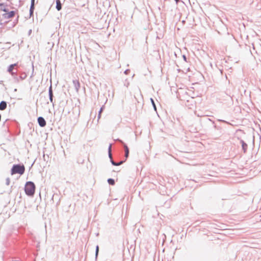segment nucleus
Here are the masks:
<instances>
[{
  "instance_id": "b1692460",
  "label": "nucleus",
  "mask_w": 261,
  "mask_h": 261,
  "mask_svg": "<svg viewBox=\"0 0 261 261\" xmlns=\"http://www.w3.org/2000/svg\"><path fill=\"white\" fill-rule=\"evenodd\" d=\"M218 121H222V122H226V121L225 120H222L219 119Z\"/></svg>"
},
{
  "instance_id": "f257e3e1",
  "label": "nucleus",
  "mask_w": 261,
  "mask_h": 261,
  "mask_svg": "<svg viewBox=\"0 0 261 261\" xmlns=\"http://www.w3.org/2000/svg\"><path fill=\"white\" fill-rule=\"evenodd\" d=\"M36 187L34 183L29 181L25 183L24 187V191L25 194L29 196H33L35 192Z\"/></svg>"
},
{
  "instance_id": "aec40b11",
  "label": "nucleus",
  "mask_w": 261,
  "mask_h": 261,
  "mask_svg": "<svg viewBox=\"0 0 261 261\" xmlns=\"http://www.w3.org/2000/svg\"><path fill=\"white\" fill-rule=\"evenodd\" d=\"M31 6L35 7V0H31Z\"/></svg>"
},
{
  "instance_id": "4468645a",
  "label": "nucleus",
  "mask_w": 261,
  "mask_h": 261,
  "mask_svg": "<svg viewBox=\"0 0 261 261\" xmlns=\"http://www.w3.org/2000/svg\"><path fill=\"white\" fill-rule=\"evenodd\" d=\"M104 108H105V106H103L102 107H101V108L100 109V110L98 112V117H97L98 120L100 118L101 114L102 112L103 111Z\"/></svg>"
},
{
  "instance_id": "9b49d317",
  "label": "nucleus",
  "mask_w": 261,
  "mask_h": 261,
  "mask_svg": "<svg viewBox=\"0 0 261 261\" xmlns=\"http://www.w3.org/2000/svg\"><path fill=\"white\" fill-rule=\"evenodd\" d=\"M56 9L58 11H60L62 9V4L61 3L60 0H56Z\"/></svg>"
},
{
  "instance_id": "20e7f679",
  "label": "nucleus",
  "mask_w": 261,
  "mask_h": 261,
  "mask_svg": "<svg viewBox=\"0 0 261 261\" xmlns=\"http://www.w3.org/2000/svg\"><path fill=\"white\" fill-rule=\"evenodd\" d=\"M15 14V11H11L10 12L4 13L3 16L5 19H9L14 16Z\"/></svg>"
},
{
  "instance_id": "1a4fd4ad",
  "label": "nucleus",
  "mask_w": 261,
  "mask_h": 261,
  "mask_svg": "<svg viewBox=\"0 0 261 261\" xmlns=\"http://www.w3.org/2000/svg\"><path fill=\"white\" fill-rule=\"evenodd\" d=\"M7 102L5 101H2L0 102V110L3 111L7 108Z\"/></svg>"
},
{
  "instance_id": "0eeeda50",
  "label": "nucleus",
  "mask_w": 261,
  "mask_h": 261,
  "mask_svg": "<svg viewBox=\"0 0 261 261\" xmlns=\"http://www.w3.org/2000/svg\"><path fill=\"white\" fill-rule=\"evenodd\" d=\"M111 148H112V144H110L109 145V148H108V154H109V157L110 159V162L111 163V164L114 166V165L115 164V162L113 161V158H112V152H111Z\"/></svg>"
},
{
  "instance_id": "a878e982",
  "label": "nucleus",
  "mask_w": 261,
  "mask_h": 261,
  "mask_svg": "<svg viewBox=\"0 0 261 261\" xmlns=\"http://www.w3.org/2000/svg\"><path fill=\"white\" fill-rule=\"evenodd\" d=\"M175 1L177 3L179 2V0H175Z\"/></svg>"
},
{
  "instance_id": "f8f14e48",
  "label": "nucleus",
  "mask_w": 261,
  "mask_h": 261,
  "mask_svg": "<svg viewBox=\"0 0 261 261\" xmlns=\"http://www.w3.org/2000/svg\"><path fill=\"white\" fill-rule=\"evenodd\" d=\"M16 65V64H11L8 67V71L10 73H11L12 75H13V74L14 73V72H12V71H13V69H14V67Z\"/></svg>"
},
{
  "instance_id": "dca6fc26",
  "label": "nucleus",
  "mask_w": 261,
  "mask_h": 261,
  "mask_svg": "<svg viewBox=\"0 0 261 261\" xmlns=\"http://www.w3.org/2000/svg\"><path fill=\"white\" fill-rule=\"evenodd\" d=\"M150 100H151V103L153 107L154 110L155 111H156V106H155V102H154L153 99L152 98H151Z\"/></svg>"
},
{
  "instance_id": "2eb2a0df",
  "label": "nucleus",
  "mask_w": 261,
  "mask_h": 261,
  "mask_svg": "<svg viewBox=\"0 0 261 261\" xmlns=\"http://www.w3.org/2000/svg\"><path fill=\"white\" fill-rule=\"evenodd\" d=\"M108 182L110 185H114L115 184V180L113 178H109L108 179Z\"/></svg>"
},
{
  "instance_id": "5701e85b",
  "label": "nucleus",
  "mask_w": 261,
  "mask_h": 261,
  "mask_svg": "<svg viewBox=\"0 0 261 261\" xmlns=\"http://www.w3.org/2000/svg\"><path fill=\"white\" fill-rule=\"evenodd\" d=\"M3 11H4V12H6V13H7V12H8V9H6V8L4 9H3Z\"/></svg>"
},
{
  "instance_id": "412c9836",
  "label": "nucleus",
  "mask_w": 261,
  "mask_h": 261,
  "mask_svg": "<svg viewBox=\"0 0 261 261\" xmlns=\"http://www.w3.org/2000/svg\"><path fill=\"white\" fill-rule=\"evenodd\" d=\"M130 70L129 69H126L124 71V73L125 74H127L129 72Z\"/></svg>"
},
{
  "instance_id": "f3484780",
  "label": "nucleus",
  "mask_w": 261,
  "mask_h": 261,
  "mask_svg": "<svg viewBox=\"0 0 261 261\" xmlns=\"http://www.w3.org/2000/svg\"><path fill=\"white\" fill-rule=\"evenodd\" d=\"M126 161V159H125V160H123V161H121L119 162H115V164L114 165V166H120L121 165H122L123 163H124Z\"/></svg>"
},
{
  "instance_id": "423d86ee",
  "label": "nucleus",
  "mask_w": 261,
  "mask_h": 261,
  "mask_svg": "<svg viewBox=\"0 0 261 261\" xmlns=\"http://www.w3.org/2000/svg\"><path fill=\"white\" fill-rule=\"evenodd\" d=\"M48 95H49V100H50V102H51L53 105L54 106V102L53 101L54 95H53V89H52L51 84L50 85V86L49 88V89H48Z\"/></svg>"
},
{
  "instance_id": "f03ea898",
  "label": "nucleus",
  "mask_w": 261,
  "mask_h": 261,
  "mask_svg": "<svg viewBox=\"0 0 261 261\" xmlns=\"http://www.w3.org/2000/svg\"><path fill=\"white\" fill-rule=\"evenodd\" d=\"M25 171V167L23 164H14L13 165L11 170V175H14L15 174H19L20 175H22Z\"/></svg>"
},
{
  "instance_id": "7ed1b4c3",
  "label": "nucleus",
  "mask_w": 261,
  "mask_h": 261,
  "mask_svg": "<svg viewBox=\"0 0 261 261\" xmlns=\"http://www.w3.org/2000/svg\"><path fill=\"white\" fill-rule=\"evenodd\" d=\"M116 140L117 141L119 142L120 143H121L123 145L124 149V151H125V159L126 160V159L129 156V152L128 147L121 140L118 139Z\"/></svg>"
},
{
  "instance_id": "39448f33",
  "label": "nucleus",
  "mask_w": 261,
  "mask_h": 261,
  "mask_svg": "<svg viewBox=\"0 0 261 261\" xmlns=\"http://www.w3.org/2000/svg\"><path fill=\"white\" fill-rule=\"evenodd\" d=\"M37 121L39 126L41 127H44L46 124L45 120L42 117H39L37 119Z\"/></svg>"
},
{
  "instance_id": "a211bd4d",
  "label": "nucleus",
  "mask_w": 261,
  "mask_h": 261,
  "mask_svg": "<svg viewBox=\"0 0 261 261\" xmlns=\"http://www.w3.org/2000/svg\"><path fill=\"white\" fill-rule=\"evenodd\" d=\"M98 251H99V247H98V246L97 245L96 247V250H95V257H96V258L97 257V255L98 254Z\"/></svg>"
},
{
  "instance_id": "ddd939ff",
  "label": "nucleus",
  "mask_w": 261,
  "mask_h": 261,
  "mask_svg": "<svg viewBox=\"0 0 261 261\" xmlns=\"http://www.w3.org/2000/svg\"><path fill=\"white\" fill-rule=\"evenodd\" d=\"M34 9H35V7L30 6V17L33 16Z\"/></svg>"
},
{
  "instance_id": "9d476101",
  "label": "nucleus",
  "mask_w": 261,
  "mask_h": 261,
  "mask_svg": "<svg viewBox=\"0 0 261 261\" xmlns=\"http://www.w3.org/2000/svg\"><path fill=\"white\" fill-rule=\"evenodd\" d=\"M240 143L242 144V149L244 152H245L247 149V144L242 140H240Z\"/></svg>"
},
{
  "instance_id": "393cba45",
  "label": "nucleus",
  "mask_w": 261,
  "mask_h": 261,
  "mask_svg": "<svg viewBox=\"0 0 261 261\" xmlns=\"http://www.w3.org/2000/svg\"><path fill=\"white\" fill-rule=\"evenodd\" d=\"M128 85H129V83H127V84H126V85H126V86L127 87H128Z\"/></svg>"
},
{
  "instance_id": "bb28decb",
  "label": "nucleus",
  "mask_w": 261,
  "mask_h": 261,
  "mask_svg": "<svg viewBox=\"0 0 261 261\" xmlns=\"http://www.w3.org/2000/svg\"><path fill=\"white\" fill-rule=\"evenodd\" d=\"M1 121V115L0 114V121Z\"/></svg>"
},
{
  "instance_id": "6ab92c4d",
  "label": "nucleus",
  "mask_w": 261,
  "mask_h": 261,
  "mask_svg": "<svg viewBox=\"0 0 261 261\" xmlns=\"http://www.w3.org/2000/svg\"><path fill=\"white\" fill-rule=\"evenodd\" d=\"M10 184V178L9 177H7L6 179V184L7 186H9Z\"/></svg>"
},
{
  "instance_id": "6e6552de",
  "label": "nucleus",
  "mask_w": 261,
  "mask_h": 261,
  "mask_svg": "<svg viewBox=\"0 0 261 261\" xmlns=\"http://www.w3.org/2000/svg\"><path fill=\"white\" fill-rule=\"evenodd\" d=\"M73 84L74 85L75 89L76 90V92H78V91L80 88V84L79 81L73 80Z\"/></svg>"
},
{
  "instance_id": "4be33fe9",
  "label": "nucleus",
  "mask_w": 261,
  "mask_h": 261,
  "mask_svg": "<svg viewBox=\"0 0 261 261\" xmlns=\"http://www.w3.org/2000/svg\"><path fill=\"white\" fill-rule=\"evenodd\" d=\"M182 58H183V59H184V61H185L186 62H187V57H186V56L185 55H182Z\"/></svg>"
}]
</instances>
